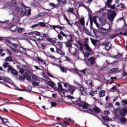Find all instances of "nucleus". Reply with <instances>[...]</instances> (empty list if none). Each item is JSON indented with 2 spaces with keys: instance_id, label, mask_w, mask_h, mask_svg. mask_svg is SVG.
Returning a JSON list of instances; mask_svg holds the SVG:
<instances>
[{
  "instance_id": "nucleus-1",
  "label": "nucleus",
  "mask_w": 127,
  "mask_h": 127,
  "mask_svg": "<svg viewBox=\"0 0 127 127\" xmlns=\"http://www.w3.org/2000/svg\"><path fill=\"white\" fill-rule=\"evenodd\" d=\"M77 104L79 106V109L82 110L83 112H86L88 114H92L93 113V110L90 108V106L86 102L78 100Z\"/></svg>"
},
{
  "instance_id": "nucleus-2",
  "label": "nucleus",
  "mask_w": 127,
  "mask_h": 127,
  "mask_svg": "<svg viewBox=\"0 0 127 127\" xmlns=\"http://www.w3.org/2000/svg\"><path fill=\"white\" fill-rule=\"evenodd\" d=\"M20 73H21L22 76L23 77H25L27 78L28 81H31V76H29L28 74H29V70L27 69H24L23 68H20Z\"/></svg>"
},
{
  "instance_id": "nucleus-3",
  "label": "nucleus",
  "mask_w": 127,
  "mask_h": 127,
  "mask_svg": "<svg viewBox=\"0 0 127 127\" xmlns=\"http://www.w3.org/2000/svg\"><path fill=\"white\" fill-rule=\"evenodd\" d=\"M19 10V7L17 6L14 5L10 7L8 10L9 14L11 15L13 14V13H15L16 12H17Z\"/></svg>"
},
{
  "instance_id": "nucleus-4",
  "label": "nucleus",
  "mask_w": 127,
  "mask_h": 127,
  "mask_svg": "<svg viewBox=\"0 0 127 127\" xmlns=\"http://www.w3.org/2000/svg\"><path fill=\"white\" fill-rule=\"evenodd\" d=\"M86 63L88 66H92V65H94L96 64V61L95 60V58L91 57L88 59L87 61H86Z\"/></svg>"
},
{
  "instance_id": "nucleus-5",
  "label": "nucleus",
  "mask_w": 127,
  "mask_h": 127,
  "mask_svg": "<svg viewBox=\"0 0 127 127\" xmlns=\"http://www.w3.org/2000/svg\"><path fill=\"white\" fill-rule=\"evenodd\" d=\"M116 15H117L116 11H111L110 13L108 15V18L109 20H111V21H113L115 17H116Z\"/></svg>"
},
{
  "instance_id": "nucleus-6",
  "label": "nucleus",
  "mask_w": 127,
  "mask_h": 127,
  "mask_svg": "<svg viewBox=\"0 0 127 127\" xmlns=\"http://www.w3.org/2000/svg\"><path fill=\"white\" fill-rule=\"evenodd\" d=\"M120 114L122 117H125L126 115H127V107H124L123 109H121L120 111Z\"/></svg>"
},
{
  "instance_id": "nucleus-7",
  "label": "nucleus",
  "mask_w": 127,
  "mask_h": 127,
  "mask_svg": "<svg viewBox=\"0 0 127 127\" xmlns=\"http://www.w3.org/2000/svg\"><path fill=\"white\" fill-rule=\"evenodd\" d=\"M7 71H8V72H11V73L13 74V75H17V74H18L17 71L11 66H10L7 68Z\"/></svg>"
},
{
  "instance_id": "nucleus-8",
  "label": "nucleus",
  "mask_w": 127,
  "mask_h": 127,
  "mask_svg": "<svg viewBox=\"0 0 127 127\" xmlns=\"http://www.w3.org/2000/svg\"><path fill=\"white\" fill-rule=\"evenodd\" d=\"M76 90V88H75L74 86H72L70 85L69 87H68V90H65V92H67L69 91L70 92L71 95H73V93L75 92V90Z\"/></svg>"
},
{
  "instance_id": "nucleus-9",
  "label": "nucleus",
  "mask_w": 127,
  "mask_h": 127,
  "mask_svg": "<svg viewBox=\"0 0 127 127\" xmlns=\"http://www.w3.org/2000/svg\"><path fill=\"white\" fill-rule=\"evenodd\" d=\"M56 48V52L57 53H59L60 55H65V53L61 50V49L58 48V47L55 45Z\"/></svg>"
},
{
  "instance_id": "nucleus-10",
  "label": "nucleus",
  "mask_w": 127,
  "mask_h": 127,
  "mask_svg": "<svg viewBox=\"0 0 127 127\" xmlns=\"http://www.w3.org/2000/svg\"><path fill=\"white\" fill-rule=\"evenodd\" d=\"M111 58H113L114 59H120L123 57V54H121L118 53L117 55L116 56H111Z\"/></svg>"
},
{
  "instance_id": "nucleus-11",
  "label": "nucleus",
  "mask_w": 127,
  "mask_h": 127,
  "mask_svg": "<svg viewBox=\"0 0 127 127\" xmlns=\"http://www.w3.org/2000/svg\"><path fill=\"white\" fill-rule=\"evenodd\" d=\"M79 92L82 96H85L86 95V91H85L83 85L79 86Z\"/></svg>"
},
{
  "instance_id": "nucleus-12",
  "label": "nucleus",
  "mask_w": 127,
  "mask_h": 127,
  "mask_svg": "<svg viewBox=\"0 0 127 127\" xmlns=\"http://www.w3.org/2000/svg\"><path fill=\"white\" fill-rule=\"evenodd\" d=\"M26 12H27V10L25 8V6L22 7V11L21 12V16H24L25 14H26Z\"/></svg>"
},
{
  "instance_id": "nucleus-13",
  "label": "nucleus",
  "mask_w": 127,
  "mask_h": 127,
  "mask_svg": "<svg viewBox=\"0 0 127 127\" xmlns=\"http://www.w3.org/2000/svg\"><path fill=\"white\" fill-rule=\"evenodd\" d=\"M84 46L85 47V49L86 51L93 53V50H92L91 47L89 46V45L88 44H84Z\"/></svg>"
},
{
  "instance_id": "nucleus-14",
  "label": "nucleus",
  "mask_w": 127,
  "mask_h": 127,
  "mask_svg": "<svg viewBox=\"0 0 127 127\" xmlns=\"http://www.w3.org/2000/svg\"><path fill=\"white\" fill-rule=\"evenodd\" d=\"M102 44L103 45H104L106 50H110V49H111V47H112V45L110 43L106 44L103 43Z\"/></svg>"
},
{
  "instance_id": "nucleus-15",
  "label": "nucleus",
  "mask_w": 127,
  "mask_h": 127,
  "mask_svg": "<svg viewBox=\"0 0 127 127\" xmlns=\"http://www.w3.org/2000/svg\"><path fill=\"white\" fill-rule=\"evenodd\" d=\"M117 7H118V9L120 10H124L126 8V6L124 4H120L117 5Z\"/></svg>"
},
{
  "instance_id": "nucleus-16",
  "label": "nucleus",
  "mask_w": 127,
  "mask_h": 127,
  "mask_svg": "<svg viewBox=\"0 0 127 127\" xmlns=\"http://www.w3.org/2000/svg\"><path fill=\"white\" fill-rule=\"evenodd\" d=\"M92 54H93V52H83V55L85 58H88V57H89V56H90Z\"/></svg>"
},
{
  "instance_id": "nucleus-17",
  "label": "nucleus",
  "mask_w": 127,
  "mask_h": 127,
  "mask_svg": "<svg viewBox=\"0 0 127 127\" xmlns=\"http://www.w3.org/2000/svg\"><path fill=\"white\" fill-rule=\"evenodd\" d=\"M118 72H119V68H118L117 67L113 68L109 70V73H110L111 74H112V73H118Z\"/></svg>"
},
{
  "instance_id": "nucleus-18",
  "label": "nucleus",
  "mask_w": 127,
  "mask_h": 127,
  "mask_svg": "<svg viewBox=\"0 0 127 127\" xmlns=\"http://www.w3.org/2000/svg\"><path fill=\"white\" fill-rule=\"evenodd\" d=\"M63 15L64 19V20H65L66 21V22H67V23H68V24L69 25H72V24H71V23H70V19H68V17H67L66 15H65L64 14H63Z\"/></svg>"
},
{
  "instance_id": "nucleus-19",
  "label": "nucleus",
  "mask_w": 127,
  "mask_h": 127,
  "mask_svg": "<svg viewBox=\"0 0 127 127\" xmlns=\"http://www.w3.org/2000/svg\"><path fill=\"white\" fill-rule=\"evenodd\" d=\"M93 110L94 111V112H96V113H97L98 114L101 113L102 112V111H101V109L96 106L93 108Z\"/></svg>"
},
{
  "instance_id": "nucleus-20",
  "label": "nucleus",
  "mask_w": 127,
  "mask_h": 127,
  "mask_svg": "<svg viewBox=\"0 0 127 127\" xmlns=\"http://www.w3.org/2000/svg\"><path fill=\"white\" fill-rule=\"evenodd\" d=\"M64 44L66 45L67 47L69 48V50H68L69 52H71L70 51V48H72V43H71V42H67V43L64 42Z\"/></svg>"
},
{
  "instance_id": "nucleus-21",
  "label": "nucleus",
  "mask_w": 127,
  "mask_h": 127,
  "mask_svg": "<svg viewBox=\"0 0 127 127\" xmlns=\"http://www.w3.org/2000/svg\"><path fill=\"white\" fill-rule=\"evenodd\" d=\"M28 34L29 35H40V33L38 31L31 32Z\"/></svg>"
},
{
  "instance_id": "nucleus-22",
  "label": "nucleus",
  "mask_w": 127,
  "mask_h": 127,
  "mask_svg": "<svg viewBox=\"0 0 127 127\" xmlns=\"http://www.w3.org/2000/svg\"><path fill=\"white\" fill-rule=\"evenodd\" d=\"M49 5L53 7H59V4H54V3H49Z\"/></svg>"
},
{
  "instance_id": "nucleus-23",
  "label": "nucleus",
  "mask_w": 127,
  "mask_h": 127,
  "mask_svg": "<svg viewBox=\"0 0 127 127\" xmlns=\"http://www.w3.org/2000/svg\"><path fill=\"white\" fill-rule=\"evenodd\" d=\"M47 41L50 43H53V44H55V43H56V40H54L50 38L47 39Z\"/></svg>"
},
{
  "instance_id": "nucleus-24",
  "label": "nucleus",
  "mask_w": 127,
  "mask_h": 127,
  "mask_svg": "<svg viewBox=\"0 0 127 127\" xmlns=\"http://www.w3.org/2000/svg\"><path fill=\"white\" fill-rule=\"evenodd\" d=\"M0 120L2 121V123H4V124H6V123H8V120L7 119L3 118L1 117V116H0Z\"/></svg>"
},
{
  "instance_id": "nucleus-25",
  "label": "nucleus",
  "mask_w": 127,
  "mask_h": 127,
  "mask_svg": "<svg viewBox=\"0 0 127 127\" xmlns=\"http://www.w3.org/2000/svg\"><path fill=\"white\" fill-rule=\"evenodd\" d=\"M109 29H105L103 28L102 30H103V31H105V32H106L107 33H109V32H111V25L109 24Z\"/></svg>"
},
{
  "instance_id": "nucleus-26",
  "label": "nucleus",
  "mask_w": 127,
  "mask_h": 127,
  "mask_svg": "<svg viewBox=\"0 0 127 127\" xmlns=\"http://www.w3.org/2000/svg\"><path fill=\"white\" fill-rule=\"evenodd\" d=\"M16 28H17V26L16 25H13L10 27V29L11 31L13 32L16 30Z\"/></svg>"
},
{
  "instance_id": "nucleus-27",
  "label": "nucleus",
  "mask_w": 127,
  "mask_h": 127,
  "mask_svg": "<svg viewBox=\"0 0 127 127\" xmlns=\"http://www.w3.org/2000/svg\"><path fill=\"white\" fill-rule=\"evenodd\" d=\"M97 91H90L89 93V95L91 96V97H94L95 95H97Z\"/></svg>"
},
{
  "instance_id": "nucleus-28",
  "label": "nucleus",
  "mask_w": 127,
  "mask_h": 127,
  "mask_svg": "<svg viewBox=\"0 0 127 127\" xmlns=\"http://www.w3.org/2000/svg\"><path fill=\"white\" fill-rule=\"evenodd\" d=\"M105 93H106V91L105 90H101L99 92V96L101 97H104Z\"/></svg>"
},
{
  "instance_id": "nucleus-29",
  "label": "nucleus",
  "mask_w": 127,
  "mask_h": 127,
  "mask_svg": "<svg viewBox=\"0 0 127 127\" xmlns=\"http://www.w3.org/2000/svg\"><path fill=\"white\" fill-rule=\"evenodd\" d=\"M121 105L123 107H127V102L125 100H122L121 101Z\"/></svg>"
},
{
  "instance_id": "nucleus-30",
  "label": "nucleus",
  "mask_w": 127,
  "mask_h": 127,
  "mask_svg": "<svg viewBox=\"0 0 127 127\" xmlns=\"http://www.w3.org/2000/svg\"><path fill=\"white\" fill-rule=\"evenodd\" d=\"M57 46L60 47V49L63 48V43L58 41L57 43Z\"/></svg>"
},
{
  "instance_id": "nucleus-31",
  "label": "nucleus",
  "mask_w": 127,
  "mask_h": 127,
  "mask_svg": "<svg viewBox=\"0 0 127 127\" xmlns=\"http://www.w3.org/2000/svg\"><path fill=\"white\" fill-rule=\"evenodd\" d=\"M59 68H60V69H61V71L63 73H66L67 72V69L65 68H64V67H62L61 66H59Z\"/></svg>"
},
{
  "instance_id": "nucleus-32",
  "label": "nucleus",
  "mask_w": 127,
  "mask_h": 127,
  "mask_svg": "<svg viewBox=\"0 0 127 127\" xmlns=\"http://www.w3.org/2000/svg\"><path fill=\"white\" fill-rule=\"evenodd\" d=\"M102 118L103 120H105V121H108L109 122H112L113 121V119H110L108 116H103Z\"/></svg>"
},
{
  "instance_id": "nucleus-33",
  "label": "nucleus",
  "mask_w": 127,
  "mask_h": 127,
  "mask_svg": "<svg viewBox=\"0 0 127 127\" xmlns=\"http://www.w3.org/2000/svg\"><path fill=\"white\" fill-rule=\"evenodd\" d=\"M3 67L4 68V69H5V68H7V67H8V68H9V67H11V66L10 65L9 63H5L3 64Z\"/></svg>"
},
{
  "instance_id": "nucleus-34",
  "label": "nucleus",
  "mask_w": 127,
  "mask_h": 127,
  "mask_svg": "<svg viewBox=\"0 0 127 127\" xmlns=\"http://www.w3.org/2000/svg\"><path fill=\"white\" fill-rule=\"evenodd\" d=\"M79 21L82 26H85V20L84 19V18H82L81 19H80Z\"/></svg>"
},
{
  "instance_id": "nucleus-35",
  "label": "nucleus",
  "mask_w": 127,
  "mask_h": 127,
  "mask_svg": "<svg viewBox=\"0 0 127 127\" xmlns=\"http://www.w3.org/2000/svg\"><path fill=\"white\" fill-rule=\"evenodd\" d=\"M120 121L121 122V123L122 124H125V123H127V119L126 118L123 117L120 119Z\"/></svg>"
},
{
  "instance_id": "nucleus-36",
  "label": "nucleus",
  "mask_w": 127,
  "mask_h": 127,
  "mask_svg": "<svg viewBox=\"0 0 127 127\" xmlns=\"http://www.w3.org/2000/svg\"><path fill=\"white\" fill-rule=\"evenodd\" d=\"M114 116L116 119H121V117L120 116V114H119V112H114Z\"/></svg>"
},
{
  "instance_id": "nucleus-37",
  "label": "nucleus",
  "mask_w": 127,
  "mask_h": 127,
  "mask_svg": "<svg viewBox=\"0 0 127 127\" xmlns=\"http://www.w3.org/2000/svg\"><path fill=\"white\" fill-rule=\"evenodd\" d=\"M5 61L7 62H11L12 61V58L10 56L6 58Z\"/></svg>"
},
{
  "instance_id": "nucleus-38",
  "label": "nucleus",
  "mask_w": 127,
  "mask_h": 127,
  "mask_svg": "<svg viewBox=\"0 0 127 127\" xmlns=\"http://www.w3.org/2000/svg\"><path fill=\"white\" fill-rule=\"evenodd\" d=\"M67 12H70V13H74V8H69L67 10Z\"/></svg>"
},
{
  "instance_id": "nucleus-39",
  "label": "nucleus",
  "mask_w": 127,
  "mask_h": 127,
  "mask_svg": "<svg viewBox=\"0 0 127 127\" xmlns=\"http://www.w3.org/2000/svg\"><path fill=\"white\" fill-rule=\"evenodd\" d=\"M40 37H44L45 38H47V37H48V34H46V33H44V34H41L40 35Z\"/></svg>"
},
{
  "instance_id": "nucleus-40",
  "label": "nucleus",
  "mask_w": 127,
  "mask_h": 127,
  "mask_svg": "<svg viewBox=\"0 0 127 127\" xmlns=\"http://www.w3.org/2000/svg\"><path fill=\"white\" fill-rule=\"evenodd\" d=\"M38 24V26L39 25H40V26H41L42 27H44V26H45V23L44 22H39Z\"/></svg>"
},
{
  "instance_id": "nucleus-41",
  "label": "nucleus",
  "mask_w": 127,
  "mask_h": 127,
  "mask_svg": "<svg viewBox=\"0 0 127 127\" xmlns=\"http://www.w3.org/2000/svg\"><path fill=\"white\" fill-rule=\"evenodd\" d=\"M10 48L12 50V51H14L15 53H18V52H19V51H18V50L15 49L12 47H10Z\"/></svg>"
},
{
  "instance_id": "nucleus-42",
  "label": "nucleus",
  "mask_w": 127,
  "mask_h": 127,
  "mask_svg": "<svg viewBox=\"0 0 127 127\" xmlns=\"http://www.w3.org/2000/svg\"><path fill=\"white\" fill-rule=\"evenodd\" d=\"M110 91H111V92H116V91H117V86H115L113 87L111 89Z\"/></svg>"
},
{
  "instance_id": "nucleus-43",
  "label": "nucleus",
  "mask_w": 127,
  "mask_h": 127,
  "mask_svg": "<svg viewBox=\"0 0 127 127\" xmlns=\"http://www.w3.org/2000/svg\"><path fill=\"white\" fill-rule=\"evenodd\" d=\"M86 70H87V68H84V69L79 70V72L80 73H82L83 75H85V74H86Z\"/></svg>"
},
{
  "instance_id": "nucleus-44",
  "label": "nucleus",
  "mask_w": 127,
  "mask_h": 127,
  "mask_svg": "<svg viewBox=\"0 0 127 127\" xmlns=\"http://www.w3.org/2000/svg\"><path fill=\"white\" fill-rule=\"evenodd\" d=\"M36 59L38 60V61H39V62H42V63H44V62L43 60H42V59L38 57H37Z\"/></svg>"
},
{
  "instance_id": "nucleus-45",
  "label": "nucleus",
  "mask_w": 127,
  "mask_h": 127,
  "mask_svg": "<svg viewBox=\"0 0 127 127\" xmlns=\"http://www.w3.org/2000/svg\"><path fill=\"white\" fill-rule=\"evenodd\" d=\"M23 30H24V28H18V31L20 33H22V32H23Z\"/></svg>"
},
{
  "instance_id": "nucleus-46",
  "label": "nucleus",
  "mask_w": 127,
  "mask_h": 127,
  "mask_svg": "<svg viewBox=\"0 0 127 127\" xmlns=\"http://www.w3.org/2000/svg\"><path fill=\"white\" fill-rule=\"evenodd\" d=\"M48 84H49V86H50V87H54V86L55 85V84H54V83L52 82H48Z\"/></svg>"
},
{
  "instance_id": "nucleus-47",
  "label": "nucleus",
  "mask_w": 127,
  "mask_h": 127,
  "mask_svg": "<svg viewBox=\"0 0 127 127\" xmlns=\"http://www.w3.org/2000/svg\"><path fill=\"white\" fill-rule=\"evenodd\" d=\"M91 21H92V22H94L95 23L97 22V20L96 19V17H93L92 18L90 19Z\"/></svg>"
},
{
  "instance_id": "nucleus-48",
  "label": "nucleus",
  "mask_w": 127,
  "mask_h": 127,
  "mask_svg": "<svg viewBox=\"0 0 127 127\" xmlns=\"http://www.w3.org/2000/svg\"><path fill=\"white\" fill-rule=\"evenodd\" d=\"M60 34H61V35H62V36H64V37H67V35H66V34L64 33V32L62 31H61V32H60Z\"/></svg>"
},
{
  "instance_id": "nucleus-49",
  "label": "nucleus",
  "mask_w": 127,
  "mask_h": 127,
  "mask_svg": "<svg viewBox=\"0 0 127 127\" xmlns=\"http://www.w3.org/2000/svg\"><path fill=\"white\" fill-rule=\"evenodd\" d=\"M74 56H75V57L76 58H79V52H75L74 53Z\"/></svg>"
},
{
  "instance_id": "nucleus-50",
  "label": "nucleus",
  "mask_w": 127,
  "mask_h": 127,
  "mask_svg": "<svg viewBox=\"0 0 127 127\" xmlns=\"http://www.w3.org/2000/svg\"><path fill=\"white\" fill-rule=\"evenodd\" d=\"M59 90L61 92H63V88H62V85H61V84H59Z\"/></svg>"
},
{
  "instance_id": "nucleus-51",
  "label": "nucleus",
  "mask_w": 127,
  "mask_h": 127,
  "mask_svg": "<svg viewBox=\"0 0 127 127\" xmlns=\"http://www.w3.org/2000/svg\"><path fill=\"white\" fill-rule=\"evenodd\" d=\"M58 37L59 40H61V41L63 40V37L61 35L58 34Z\"/></svg>"
},
{
  "instance_id": "nucleus-52",
  "label": "nucleus",
  "mask_w": 127,
  "mask_h": 127,
  "mask_svg": "<svg viewBox=\"0 0 127 127\" xmlns=\"http://www.w3.org/2000/svg\"><path fill=\"white\" fill-rule=\"evenodd\" d=\"M109 7H110V8H112V9H114L115 8V5H111V4H108Z\"/></svg>"
},
{
  "instance_id": "nucleus-53",
  "label": "nucleus",
  "mask_w": 127,
  "mask_h": 127,
  "mask_svg": "<svg viewBox=\"0 0 127 127\" xmlns=\"http://www.w3.org/2000/svg\"><path fill=\"white\" fill-rule=\"evenodd\" d=\"M12 45L14 48H17L18 47V44H17L12 43Z\"/></svg>"
},
{
  "instance_id": "nucleus-54",
  "label": "nucleus",
  "mask_w": 127,
  "mask_h": 127,
  "mask_svg": "<svg viewBox=\"0 0 127 127\" xmlns=\"http://www.w3.org/2000/svg\"><path fill=\"white\" fill-rule=\"evenodd\" d=\"M117 35H111L109 36V38H111V39H114L115 37H116Z\"/></svg>"
},
{
  "instance_id": "nucleus-55",
  "label": "nucleus",
  "mask_w": 127,
  "mask_h": 127,
  "mask_svg": "<svg viewBox=\"0 0 127 127\" xmlns=\"http://www.w3.org/2000/svg\"><path fill=\"white\" fill-rule=\"evenodd\" d=\"M51 106L52 107H56L57 106V103L54 102H51Z\"/></svg>"
},
{
  "instance_id": "nucleus-56",
  "label": "nucleus",
  "mask_w": 127,
  "mask_h": 127,
  "mask_svg": "<svg viewBox=\"0 0 127 127\" xmlns=\"http://www.w3.org/2000/svg\"><path fill=\"white\" fill-rule=\"evenodd\" d=\"M74 83L75 85H77V86H78V87H81V84L79 83V82H78L77 81H74Z\"/></svg>"
},
{
  "instance_id": "nucleus-57",
  "label": "nucleus",
  "mask_w": 127,
  "mask_h": 127,
  "mask_svg": "<svg viewBox=\"0 0 127 127\" xmlns=\"http://www.w3.org/2000/svg\"><path fill=\"white\" fill-rule=\"evenodd\" d=\"M65 58L67 61H68V62L72 63V60H71V59H69V58L67 56L65 57Z\"/></svg>"
},
{
  "instance_id": "nucleus-58",
  "label": "nucleus",
  "mask_w": 127,
  "mask_h": 127,
  "mask_svg": "<svg viewBox=\"0 0 127 127\" xmlns=\"http://www.w3.org/2000/svg\"><path fill=\"white\" fill-rule=\"evenodd\" d=\"M120 111V107H117L114 110V113H118Z\"/></svg>"
},
{
  "instance_id": "nucleus-59",
  "label": "nucleus",
  "mask_w": 127,
  "mask_h": 127,
  "mask_svg": "<svg viewBox=\"0 0 127 127\" xmlns=\"http://www.w3.org/2000/svg\"><path fill=\"white\" fill-rule=\"evenodd\" d=\"M119 34L121 35H125L126 36H127V32H121Z\"/></svg>"
},
{
  "instance_id": "nucleus-60",
  "label": "nucleus",
  "mask_w": 127,
  "mask_h": 127,
  "mask_svg": "<svg viewBox=\"0 0 127 127\" xmlns=\"http://www.w3.org/2000/svg\"><path fill=\"white\" fill-rule=\"evenodd\" d=\"M104 114L105 115H110V111H109L108 110H106V111H105L104 112Z\"/></svg>"
},
{
  "instance_id": "nucleus-61",
  "label": "nucleus",
  "mask_w": 127,
  "mask_h": 127,
  "mask_svg": "<svg viewBox=\"0 0 127 127\" xmlns=\"http://www.w3.org/2000/svg\"><path fill=\"white\" fill-rule=\"evenodd\" d=\"M38 26V24H35L33 25L31 27V28H35V27H37Z\"/></svg>"
},
{
  "instance_id": "nucleus-62",
  "label": "nucleus",
  "mask_w": 127,
  "mask_h": 127,
  "mask_svg": "<svg viewBox=\"0 0 127 127\" xmlns=\"http://www.w3.org/2000/svg\"><path fill=\"white\" fill-rule=\"evenodd\" d=\"M64 86L65 87V88H69V86L70 85H69V84H67V83H64Z\"/></svg>"
},
{
  "instance_id": "nucleus-63",
  "label": "nucleus",
  "mask_w": 127,
  "mask_h": 127,
  "mask_svg": "<svg viewBox=\"0 0 127 127\" xmlns=\"http://www.w3.org/2000/svg\"><path fill=\"white\" fill-rule=\"evenodd\" d=\"M32 84L33 85V86H38V82L35 81L32 83Z\"/></svg>"
},
{
  "instance_id": "nucleus-64",
  "label": "nucleus",
  "mask_w": 127,
  "mask_h": 127,
  "mask_svg": "<svg viewBox=\"0 0 127 127\" xmlns=\"http://www.w3.org/2000/svg\"><path fill=\"white\" fill-rule=\"evenodd\" d=\"M13 19H15L16 20H18V16L14 15L13 16Z\"/></svg>"
}]
</instances>
